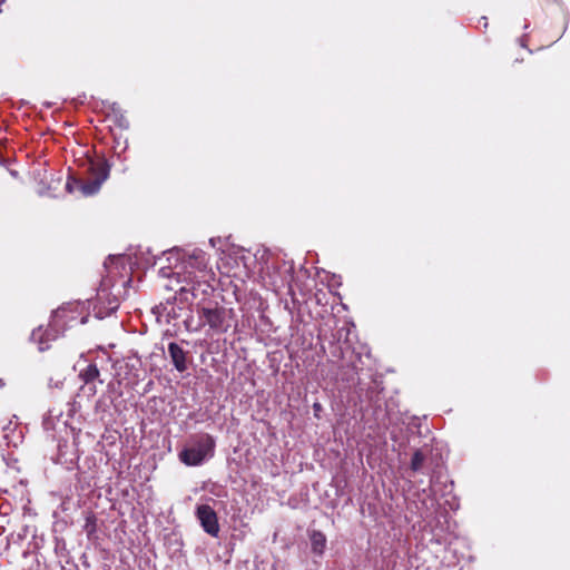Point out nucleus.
<instances>
[{
	"mask_svg": "<svg viewBox=\"0 0 570 570\" xmlns=\"http://www.w3.org/2000/svg\"><path fill=\"white\" fill-rule=\"evenodd\" d=\"M0 385H1V386L3 385V383H2V380H1V379H0Z\"/></svg>",
	"mask_w": 570,
	"mask_h": 570,
	"instance_id": "obj_15",
	"label": "nucleus"
},
{
	"mask_svg": "<svg viewBox=\"0 0 570 570\" xmlns=\"http://www.w3.org/2000/svg\"><path fill=\"white\" fill-rule=\"evenodd\" d=\"M100 372L96 364H89L86 368L81 370L79 373V379L85 383H92L95 380L99 379Z\"/></svg>",
	"mask_w": 570,
	"mask_h": 570,
	"instance_id": "obj_11",
	"label": "nucleus"
},
{
	"mask_svg": "<svg viewBox=\"0 0 570 570\" xmlns=\"http://www.w3.org/2000/svg\"><path fill=\"white\" fill-rule=\"evenodd\" d=\"M168 353L178 372L183 373L188 368L187 352H185L177 343L170 342L168 344Z\"/></svg>",
	"mask_w": 570,
	"mask_h": 570,
	"instance_id": "obj_7",
	"label": "nucleus"
},
{
	"mask_svg": "<svg viewBox=\"0 0 570 570\" xmlns=\"http://www.w3.org/2000/svg\"><path fill=\"white\" fill-rule=\"evenodd\" d=\"M88 179L69 178L66 189L69 193L79 191L82 196H92L99 191L102 183L109 177L110 166L105 158L89 160Z\"/></svg>",
	"mask_w": 570,
	"mask_h": 570,
	"instance_id": "obj_4",
	"label": "nucleus"
},
{
	"mask_svg": "<svg viewBox=\"0 0 570 570\" xmlns=\"http://www.w3.org/2000/svg\"><path fill=\"white\" fill-rule=\"evenodd\" d=\"M196 313L199 320V327L208 326L215 334H225L237 324L235 311L217 303L213 306L197 304Z\"/></svg>",
	"mask_w": 570,
	"mask_h": 570,
	"instance_id": "obj_3",
	"label": "nucleus"
},
{
	"mask_svg": "<svg viewBox=\"0 0 570 570\" xmlns=\"http://www.w3.org/2000/svg\"><path fill=\"white\" fill-rule=\"evenodd\" d=\"M215 446V439L208 433H203L197 435L194 448L206 459L214 455Z\"/></svg>",
	"mask_w": 570,
	"mask_h": 570,
	"instance_id": "obj_8",
	"label": "nucleus"
},
{
	"mask_svg": "<svg viewBox=\"0 0 570 570\" xmlns=\"http://www.w3.org/2000/svg\"><path fill=\"white\" fill-rule=\"evenodd\" d=\"M313 409L315 412H318L322 410V405L320 403H314Z\"/></svg>",
	"mask_w": 570,
	"mask_h": 570,
	"instance_id": "obj_14",
	"label": "nucleus"
},
{
	"mask_svg": "<svg viewBox=\"0 0 570 570\" xmlns=\"http://www.w3.org/2000/svg\"><path fill=\"white\" fill-rule=\"evenodd\" d=\"M179 460L188 466L200 465L205 458L195 448H185L179 453Z\"/></svg>",
	"mask_w": 570,
	"mask_h": 570,
	"instance_id": "obj_10",
	"label": "nucleus"
},
{
	"mask_svg": "<svg viewBox=\"0 0 570 570\" xmlns=\"http://www.w3.org/2000/svg\"><path fill=\"white\" fill-rule=\"evenodd\" d=\"M69 313L70 311L67 308H58L53 312L48 327L39 326L32 331L30 338L37 344L40 352L49 350L50 343L65 331L66 326L71 327L77 323V318L69 317Z\"/></svg>",
	"mask_w": 570,
	"mask_h": 570,
	"instance_id": "obj_5",
	"label": "nucleus"
},
{
	"mask_svg": "<svg viewBox=\"0 0 570 570\" xmlns=\"http://www.w3.org/2000/svg\"><path fill=\"white\" fill-rule=\"evenodd\" d=\"M11 424V413L7 412L4 415L0 416V428L7 429Z\"/></svg>",
	"mask_w": 570,
	"mask_h": 570,
	"instance_id": "obj_13",
	"label": "nucleus"
},
{
	"mask_svg": "<svg viewBox=\"0 0 570 570\" xmlns=\"http://www.w3.org/2000/svg\"><path fill=\"white\" fill-rule=\"evenodd\" d=\"M425 461V455L421 450H416L411 459V470L417 472L422 469Z\"/></svg>",
	"mask_w": 570,
	"mask_h": 570,
	"instance_id": "obj_12",
	"label": "nucleus"
},
{
	"mask_svg": "<svg viewBox=\"0 0 570 570\" xmlns=\"http://www.w3.org/2000/svg\"><path fill=\"white\" fill-rule=\"evenodd\" d=\"M196 517L204 531L212 537H218L219 523L215 510L208 504H200L196 509Z\"/></svg>",
	"mask_w": 570,
	"mask_h": 570,
	"instance_id": "obj_6",
	"label": "nucleus"
},
{
	"mask_svg": "<svg viewBox=\"0 0 570 570\" xmlns=\"http://www.w3.org/2000/svg\"><path fill=\"white\" fill-rule=\"evenodd\" d=\"M214 281L215 274L206 268L186 272L184 285L178 291L179 299L186 303L198 299L202 304L215 291Z\"/></svg>",
	"mask_w": 570,
	"mask_h": 570,
	"instance_id": "obj_2",
	"label": "nucleus"
},
{
	"mask_svg": "<svg viewBox=\"0 0 570 570\" xmlns=\"http://www.w3.org/2000/svg\"><path fill=\"white\" fill-rule=\"evenodd\" d=\"M354 330V323L346 322L337 331V341L331 346V356L347 380L363 370V356L370 354L366 345L354 340L356 338V335H353Z\"/></svg>",
	"mask_w": 570,
	"mask_h": 570,
	"instance_id": "obj_1",
	"label": "nucleus"
},
{
	"mask_svg": "<svg viewBox=\"0 0 570 570\" xmlns=\"http://www.w3.org/2000/svg\"><path fill=\"white\" fill-rule=\"evenodd\" d=\"M308 538L311 541L312 552L318 557H322L326 549V535L320 530H312L308 533Z\"/></svg>",
	"mask_w": 570,
	"mask_h": 570,
	"instance_id": "obj_9",
	"label": "nucleus"
}]
</instances>
